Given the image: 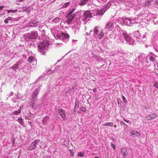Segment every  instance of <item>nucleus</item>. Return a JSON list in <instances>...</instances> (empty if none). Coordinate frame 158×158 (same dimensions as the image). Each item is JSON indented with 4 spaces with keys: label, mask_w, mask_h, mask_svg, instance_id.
Returning <instances> with one entry per match:
<instances>
[{
    "label": "nucleus",
    "mask_w": 158,
    "mask_h": 158,
    "mask_svg": "<svg viewBox=\"0 0 158 158\" xmlns=\"http://www.w3.org/2000/svg\"><path fill=\"white\" fill-rule=\"evenodd\" d=\"M30 25L31 26H32V25L30 24Z\"/></svg>",
    "instance_id": "de8ad7c7"
},
{
    "label": "nucleus",
    "mask_w": 158,
    "mask_h": 158,
    "mask_svg": "<svg viewBox=\"0 0 158 158\" xmlns=\"http://www.w3.org/2000/svg\"><path fill=\"white\" fill-rule=\"evenodd\" d=\"M154 86L156 89H158V83L157 82H155L154 85Z\"/></svg>",
    "instance_id": "bb28decb"
},
{
    "label": "nucleus",
    "mask_w": 158,
    "mask_h": 158,
    "mask_svg": "<svg viewBox=\"0 0 158 158\" xmlns=\"http://www.w3.org/2000/svg\"><path fill=\"white\" fill-rule=\"evenodd\" d=\"M60 36L63 37V39H66L69 38V35L68 33H61Z\"/></svg>",
    "instance_id": "f8f14e48"
},
{
    "label": "nucleus",
    "mask_w": 158,
    "mask_h": 158,
    "mask_svg": "<svg viewBox=\"0 0 158 158\" xmlns=\"http://www.w3.org/2000/svg\"><path fill=\"white\" fill-rule=\"evenodd\" d=\"M74 10V9H73L72 10L69 11L66 16V18L67 19V21H66V22L69 24L71 23L72 20L75 17V14H72Z\"/></svg>",
    "instance_id": "f257e3e1"
},
{
    "label": "nucleus",
    "mask_w": 158,
    "mask_h": 158,
    "mask_svg": "<svg viewBox=\"0 0 158 158\" xmlns=\"http://www.w3.org/2000/svg\"><path fill=\"white\" fill-rule=\"evenodd\" d=\"M43 123H44V120L43 121Z\"/></svg>",
    "instance_id": "a18cd8bd"
},
{
    "label": "nucleus",
    "mask_w": 158,
    "mask_h": 158,
    "mask_svg": "<svg viewBox=\"0 0 158 158\" xmlns=\"http://www.w3.org/2000/svg\"><path fill=\"white\" fill-rule=\"evenodd\" d=\"M21 112V110H19L18 111H15L14 112V114L15 115H17L18 114H19Z\"/></svg>",
    "instance_id": "2f4dec72"
},
{
    "label": "nucleus",
    "mask_w": 158,
    "mask_h": 158,
    "mask_svg": "<svg viewBox=\"0 0 158 158\" xmlns=\"http://www.w3.org/2000/svg\"><path fill=\"white\" fill-rule=\"evenodd\" d=\"M156 3L157 4H158V0H157L156 1Z\"/></svg>",
    "instance_id": "a19ab883"
},
{
    "label": "nucleus",
    "mask_w": 158,
    "mask_h": 158,
    "mask_svg": "<svg viewBox=\"0 0 158 158\" xmlns=\"http://www.w3.org/2000/svg\"><path fill=\"white\" fill-rule=\"evenodd\" d=\"M48 42L47 40H44L42 43H40L38 45V50L40 52H42V49L44 50L46 47L48 46Z\"/></svg>",
    "instance_id": "f03ea898"
},
{
    "label": "nucleus",
    "mask_w": 158,
    "mask_h": 158,
    "mask_svg": "<svg viewBox=\"0 0 158 158\" xmlns=\"http://www.w3.org/2000/svg\"><path fill=\"white\" fill-rule=\"evenodd\" d=\"M93 91L94 92H96L97 91V89L96 88H94L93 89Z\"/></svg>",
    "instance_id": "e433bc0d"
},
{
    "label": "nucleus",
    "mask_w": 158,
    "mask_h": 158,
    "mask_svg": "<svg viewBox=\"0 0 158 158\" xmlns=\"http://www.w3.org/2000/svg\"><path fill=\"white\" fill-rule=\"evenodd\" d=\"M123 35L124 36V38L126 41H129L131 40V37L127 34L125 33H123Z\"/></svg>",
    "instance_id": "9b49d317"
},
{
    "label": "nucleus",
    "mask_w": 158,
    "mask_h": 158,
    "mask_svg": "<svg viewBox=\"0 0 158 158\" xmlns=\"http://www.w3.org/2000/svg\"><path fill=\"white\" fill-rule=\"evenodd\" d=\"M36 60V58L33 57L32 56H30L28 58L27 60V62H29V63H31L33 61H35Z\"/></svg>",
    "instance_id": "4468645a"
},
{
    "label": "nucleus",
    "mask_w": 158,
    "mask_h": 158,
    "mask_svg": "<svg viewBox=\"0 0 158 158\" xmlns=\"http://www.w3.org/2000/svg\"><path fill=\"white\" fill-rule=\"evenodd\" d=\"M99 27L98 26H96L95 27L94 31V35H98L99 31Z\"/></svg>",
    "instance_id": "2eb2a0df"
},
{
    "label": "nucleus",
    "mask_w": 158,
    "mask_h": 158,
    "mask_svg": "<svg viewBox=\"0 0 158 158\" xmlns=\"http://www.w3.org/2000/svg\"><path fill=\"white\" fill-rule=\"evenodd\" d=\"M10 20V19L9 18V17H8L7 19H6L5 20L4 22L6 23H7L9 22V20Z\"/></svg>",
    "instance_id": "7c9ffc66"
},
{
    "label": "nucleus",
    "mask_w": 158,
    "mask_h": 158,
    "mask_svg": "<svg viewBox=\"0 0 158 158\" xmlns=\"http://www.w3.org/2000/svg\"><path fill=\"white\" fill-rule=\"evenodd\" d=\"M69 151L70 153V156L72 157H73L74 156V152L71 150L69 149Z\"/></svg>",
    "instance_id": "412c9836"
},
{
    "label": "nucleus",
    "mask_w": 158,
    "mask_h": 158,
    "mask_svg": "<svg viewBox=\"0 0 158 158\" xmlns=\"http://www.w3.org/2000/svg\"><path fill=\"white\" fill-rule=\"evenodd\" d=\"M146 117L147 118H146V119L147 120L149 121V120H150L152 119V118H151V117L150 116H149H149H147Z\"/></svg>",
    "instance_id": "473e14b6"
},
{
    "label": "nucleus",
    "mask_w": 158,
    "mask_h": 158,
    "mask_svg": "<svg viewBox=\"0 0 158 158\" xmlns=\"http://www.w3.org/2000/svg\"><path fill=\"white\" fill-rule=\"evenodd\" d=\"M92 14L89 11H85L83 14V19L84 20H89L91 17Z\"/></svg>",
    "instance_id": "7ed1b4c3"
},
{
    "label": "nucleus",
    "mask_w": 158,
    "mask_h": 158,
    "mask_svg": "<svg viewBox=\"0 0 158 158\" xmlns=\"http://www.w3.org/2000/svg\"><path fill=\"white\" fill-rule=\"evenodd\" d=\"M111 146L112 148H113L114 149L115 148V146L114 144H111Z\"/></svg>",
    "instance_id": "c9c22d12"
},
{
    "label": "nucleus",
    "mask_w": 158,
    "mask_h": 158,
    "mask_svg": "<svg viewBox=\"0 0 158 158\" xmlns=\"http://www.w3.org/2000/svg\"><path fill=\"white\" fill-rule=\"evenodd\" d=\"M103 126H108L112 127L113 126V123L112 122H110V123L107 122V123H105L103 125Z\"/></svg>",
    "instance_id": "f3484780"
},
{
    "label": "nucleus",
    "mask_w": 158,
    "mask_h": 158,
    "mask_svg": "<svg viewBox=\"0 0 158 158\" xmlns=\"http://www.w3.org/2000/svg\"><path fill=\"white\" fill-rule=\"evenodd\" d=\"M19 68L18 65V64H15L12 67V69L14 70H16V69H18Z\"/></svg>",
    "instance_id": "aec40b11"
},
{
    "label": "nucleus",
    "mask_w": 158,
    "mask_h": 158,
    "mask_svg": "<svg viewBox=\"0 0 158 158\" xmlns=\"http://www.w3.org/2000/svg\"><path fill=\"white\" fill-rule=\"evenodd\" d=\"M53 22L55 23H58L60 22V19L58 18H56L53 19Z\"/></svg>",
    "instance_id": "6ab92c4d"
},
{
    "label": "nucleus",
    "mask_w": 158,
    "mask_h": 158,
    "mask_svg": "<svg viewBox=\"0 0 158 158\" xmlns=\"http://www.w3.org/2000/svg\"><path fill=\"white\" fill-rule=\"evenodd\" d=\"M124 120L125 122H127V123H129V122H130V121H129V120H126L124 119Z\"/></svg>",
    "instance_id": "58836bf2"
},
{
    "label": "nucleus",
    "mask_w": 158,
    "mask_h": 158,
    "mask_svg": "<svg viewBox=\"0 0 158 158\" xmlns=\"http://www.w3.org/2000/svg\"><path fill=\"white\" fill-rule=\"evenodd\" d=\"M149 60L150 61H155V57H152V56H151L150 57Z\"/></svg>",
    "instance_id": "a878e982"
},
{
    "label": "nucleus",
    "mask_w": 158,
    "mask_h": 158,
    "mask_svg": "<svg viewBox=\"0 0 158 158\" xmlns=\"http://www.w3.org/2000/svg\"><path fill=\"white\" fill-rule=\"evenodd\" d=\"M150 4H151V3L149 1H146L145 3V6H149V5H150Z\"/></svg>",
    "instance_id": "c85d7f7f"
},
{
    "label": "nucleus",
    "mask_w": 158,
    "mask_h": 158,
    "mask_svg": "<svg viewBox=\"0 0 158 158\" xmlns=\"http://www.w3.org/2000/svg\"><path fill=\"white\" fill-rule=\"evenodd\" d=\"M19 0V2H23V0Z\"/></svg>",
    "instance_id": "79ce46f5"
},
{
    "label": "nucleus",
    "mask_w": 158,
    "mask_h": 158,
    "mask_svg": "<svg viewBox=\"0 0 158 158\" xmlns=\"http://www.w3.org/2000/svg\"><path fill=\"white\" fill-rule=\"evenodd\" d=\"M47 51L46 49H44V50L42 49V52H40L42 53L43 55H45Z\"/></svg>",
    "instance_id": "4be33fe9"
},
{
    "label": "nucleus",
    "mask_w": 158,
    "mask_h": 158,
    "mask_svg": "<svg viewBox=\"0 0 158 158\" xmlns=\"http://www.w3.org/2000/svg\"><path fill=\"white\" fill-rule=\"evenodd\" d=\"M30 36L29 37V39H35L38 36V34L35 32H31V34H30Z\"/></svg>",
    "instance_id": "1a4fd4ad"
},
{
    "label": "nucleus",
    "mask_w": 158,
    "mask_h": 158,
    "mask_svg": "<svg viewBox=\"0 0 158 158\" xmlns=\"http://www.w3.org/2000/svg\"><path fill=\"white\" fill-rule=\"evenodd\" d=\"M149 116H150L151 118H152V119L156 118L157 117V115L156 114L153 113L149 115Z\"/></svg>",
    "instance_id": "a211bd4d"
},
{
    "label": "nucleus",
    "mask_w": 158,
    "mask_h": 158,
    "mask_svg": "<svg viewBox=\"0 0 158 158\" xmlns=\"http://www.w3.org/2000/svg\"><path fill=\"white\" fill-rule=\"evenodd\" d=\"M121 152L123 155V158H126L128 154L127 149L125 148H122L121 149Z\"/></svg>",
    "instance_id": "6e6552de"
},
{
    "label": "nucleus",
    "mask_w": 158,
    "mask_h": 158,
    "mask_svg": "<svg viewBox=\"0 0 158 158\" xmlns=\"http://www.w3.org/2000/svg\"><path fill=\"white\" fill-rule=\"evenodd\" d=\"M112 23H108L106 25L105 28L109 30L112 27Z\"/></svg>",
    "instance_id": "dca6fc26"
},
{
    "label": "nucleus",
    "mask_w": 158,
    "mask_h": 158,
    "mask_svg": "<svg viewBox=\"0 0 158 158\" xmlns=\"http://www.w3.org/2000/svg\"><path fill=\"white\" fill-rule=\"evenodd\" d=\"M18 122L21 124L23 123V121L22 118H19L18 119Z\"/></svg>",
    "instance_id": "5701e85b"
},
{
    "label": "nucleus",
    "mask_w": 158,
    "mask_h": 158,
    "mask_svg": "<svg viewBox=\"0 0 158 158\" xmlns=\"http://www.w3.org/2000/svg\"><path fill=\"white\" fill-rule=\"evenodd\" d=\"M104 35L103 30L101 31L100 33L97 35V38L98 39L101 40Z\"/></svg>",
    "instance_id": "ddd939ff"
},
{
    "label": "nucleus",
    "mask_w": 158,
    "mask_h": 158,
    "mask_svg": "<svg viewBox=\"0 0 158 158\" xmlns=\"http://www.w3.org/2000/svg\"><path fill=\"white\" fill-rule=\"evenodd\" d=\"M35 99L33 97L31 99V101H32V103L31 104V107L32 108L34 109H36L37 107L39 106V105L37 104V103H35L34 101Z\"/></svg>",
    "instance_id": "0eeeda50"
},
{
    "label": "nucleus",
    "mask_w": 158,
    "mask_h": 158,
    "mask_svg": "<svg viewBox=\"0 0 158 158\" xmlns=\"http://www.w3.org/2000/svg\"><path fill=\"white\" fill-rule=\"evenodd\" d=\"M39 141V140H36L33 142H32L30 145L28 146V150H31L35 149Z\"/></svg>",
    "instance_id": "20e7f679"
},
{
    "label": "nucleus",
    "mask_w": 158,
    "mask_h": 158,
    "mask_svg": "<svg viewBox=\"0 0 158 158\" xmlns=\"http://www.w3.org/2000/svg\"><path fill=\"white\" fill-rule=\"evenodd\" d=\"M4 6H0V10H2Z\"/></svg>",
    "instance_id": "4c0bfd02"
},
{
    "label": "nucleus",
    "mask_w": 158,
    "mask_h": 158,
    "mask_svg": "<svg viewBox=\"0 0 158 158\" xmlns=\"http://www.w3.org/2000/svg\"><path fill=\"white\" fill-rule=\"evenodd\" d=\"M131 134L132 135H135L137 136H139L141 135V134L139 133L137 131L133 130L131 131Z\"/></svg>",
    "instance_id": "9d476101"
},
{
    "label": "nucleus",
    "mask_w": 158,
    "mask_h": 158,
    "mask_svg": "<svg viewBox=\"0 0 158 158\" xmlns=\"http://www.w3.org/2000/svg\"><path fill=\"white\" fill-rule=\"evenodd\" d=\"M84 156V154L81 152H80L78 154V156L79 157H82L83 156Z\"/></svg>",
    "instance_id": "c756f323"
},
{
    "label": "nucleus",
    "mask_w": 158,
    "mask_h": 158,
    "mask_svg": "<svg viewBox=\"0 0 158 158\" xmlns=\"http://www.w3.org/2000/svg\"><path fill=\"white\" fill-rule=\"evenodd\" d=\"M70 3L69 2H67L65 4H64L63 5V7L64 8L66 7L68 5H69Z\"/></svg>",
    "instance_id": "b1692460"
},
{
    "label": "nucleus",
    "mask_w": 158,
    "mask_h": 158,
    "mask_svg": "<svg viewBox=\"0 0 158 158\" xmlns=\"http://www.w3.org/2000/svg\"><path fill=\"white\" fill-rule=\"evenodd\" d=\"M34 93H35V94L34 95V97H35L36 96H37L38 94V92L37 91H35Z\"/></svg>",
    "instance_id": "72a5a7b5"
},
{
    "label": "nucleus",
    "mask_w": 158,
    "mask_h": 158,
    "mask_svg": "<svg viewBox=\"0 0 158 158\" xmlns=\"http://www.w3.org/2000/svg\"><path fill=\"white\" fill-rule=\"evenodd\" d=\"M58 112L61 118H64L65 117L66 115L65 113V111L64 110L62 109H59Z\"/></svg>",
    "instance_id": "423d86ee"
},
{
    "label": "nucleus",
    "mask_w": 158,
    "mask_h": 158,
    "mask_svg": "<svg viewBox=\"0 0 158 158\" xmlns=\"http://www.w3.org/2000/svg\"><path fill=\"white\" fill-rule=\"evenodd\" d=\"M80 110L83 112H85L86 111V109L85 107L82 106L81 107Z\"/></svg>",
    "instance_id": "393cba45"
},
{
    "label": "nucleus",
    "mask_w": 158,
    "mask_h": 158,
    "mask_svg": "<svg viewBox=\"0 0 158 158\" xmlns=\"http://www.w3.org/2000/svg\"><path fill=\"white\" fill-rule=\"evenodd\" d=\"M9 10H8V13H9Z\"/></svg>",
    "instance_id": "49530a36"
},
{
    "label": "nucleus",
    "mask_w": 158,
    "mask_h": 158,
    "mask_svg": "<svg viewBox=\"0 0 158 158\" xmlns=\"http://www.w3.org/2000/svg\"><path fill=\"white\" fill-rule=\"evenodd\" d=\"M94 158H99V157H96Z\"/></svg>",
    "instance_id": "37998d69"
},
{
    "label": "nucleus",
    "mask_w": 158,
    "mask_h": 158,
    "mask_svg": "<svg viewBox=\"0 0 158 158\" xmlns=\"http://www.w3.org/2000/svg\"><path fill=\"white\" fill-rule=\"evenodd\" d=\"M17 10L15 9V10H10V12H17Z\"/></svg>",
    "instance_id": "f704fd0d"
},
{
    "label": "nucleus",
    "mask_w": 158,
    "mask_h": 158,
    "mask_svg": "<svg viewBox=\"0 0 158 158\" xmlns=\"http://www.w3.org/2000/svg\"><path fill=\"white\" fill-rule=\"evenodd\" d=\"M114 127H116V125H114Z\"/></svg>",
    "instance_id": "c03bdc74"
},
{
    "label": "nucleus",
    "mask_w": 158,
    "mask_h": 158,
    "mask_svg": "<svg viewBox=\"0 0 158 158\" xmlns=\"http://www.w3.org/2000/svg\"><path fill=\"white\" fill-rule=\"evenodd\" d=\"M108 8V7H104L101 10H98L97 11V13L99 15H102Z\"/></svg>",
    "instance_id": "39448f33"
},
{
    "label": "nucleus",
    "mask_w": 158,
    "mask_h": 158,
    "mask_svg": "<svg viewBox=\"0 0 158 158\" xmlns=\"http://www.w3.org/2000/svg\"><path fill=\"white\" fill-rule=\"evenodd\" d=\"M121 123H123V124H125H125V123H124L123 121H121Z\"/></svg>",
    "instance_id": "ea45409f"
},
{
    "label": "nucleus",
    "mask_w": 158,
    "mask_h": 158,
    "mask_svg": "<svg viewBox=\"0 0 158 158\" xmlns=\"http://www.w3.org/2000/svg\"><path fill=\"white\" fill-rule=\"evenodd\" d=\"M122 98H123V102H124L125 103H126L127 102V100L126 98H125V97L124 96H123Z\"/></svg>",
    "instance_id": "cd10ccee"
}]
</instances>
